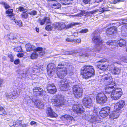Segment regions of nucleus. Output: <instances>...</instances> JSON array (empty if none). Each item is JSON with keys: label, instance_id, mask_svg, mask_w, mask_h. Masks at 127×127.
Here are the masks:
<instances>
[{"label": "nucleus", "instance_id": "nucleus-1", "mask_svg": "<svg viewBox=\"0 0 127 127\" xmlns=\"http://www.w3.org/2000/svg\"><path fill=\"white\" fill-rule=\"evenodd\" d=\"M92 41L96 45L94 46L91 49L90 52L84 53L80 55V56L83 57H89L90 54H91L92 51L96 52L99 51L101 49L103 43L102 41L100 36L99 35H95L92 38Z\"/></svg>", "mask_w": 127, "mask_h": 127}, {"label": "nucleus", "instance_id": "nucleus-2", "mask_svg": "<svg viewBox=\"0 0 127 127\" xmlns=\"http://www.w3.org/2000/svg\"><path fill=\"white\" fill-rule=\"evenodd\" d=\"M81 73L84 78L87 79L95 75V71L92 66L86 65L82 69Z\"/></svg>", "mask_w": 127, "mask_h": 127}, {"label": "nucleus", "instance_id": "nucleus-3", "mask_svg": "<svg viewBox=\"0 0 127 127\" xmlns=\"http://www.w3.org/2000/svg\"><path fill=\"white\" fill-rule=\"evenodd\" d=\"M56 70L57 71V73L58 76L60 78H64L67 74V68L62 64H59Z\"/></svg>", "mask_w": 127, "mask_h": 127}, {"label": "nucleus", "instance_id": "nucleus-4", "mask_svg": "<svg viewBox=\"0 0 127 127\" xmlns=\"http://www.w3.org/2000/svg\"><path fill=\"white\" fill-rule=\"evenodd\" d=\"M73 93L75 97L78 98L81 97L83 94V89L78 85L73 86L72 87Z\"/></svg>", "mask_w": 127, "mask_h": 127}, {"label": "nucleus", "instance_id": "nucleus-5", "mask_svg": "<svg viewBox=\"0 0 127 127\" xmlns=\"http://www.w3.org/2000/svg\"><path fill=\"white\" fill-rule=\"evenodd\" d=\"M122 95V89L120 88H117L115 89L111 93V98L114 100H117L119 99Z\"/></svg>", "mask_w": 127, "mask_h": 127}, {"label": "nucleus", "instance_id": "nucleus-6", "mask_svg": "<svg viewBox=\"0 0 127 127\" xmlns=\"http://www.w3.org/2000/svg\"><path fill=\"white\" fill-rule=\"evenodd\" d=\"M59 83L61 90L63 91L67 90L72 85L71 83L69 82L68 80L65 79L59 81Z\"/></svg>", "mask_w": 127, "mask_h": 127}, {"label": "nucleus", "instance_id": "nucleus-7", "mask_svg": "<svg viewBox=\"0 0 127 127\" xmlns=\"http://www.w3.org/2000/svg\"><path fill=\"white\" fill-rule=\"evenodd\" d=\"M64 98L63 96L59 99L53 100L52 102L53 105L56 106H62L63 105H65V103L64 100Z\"/></svg>", "mask_w": 127, "mask_h": 127}, {"label": "nucleus", "instance_id": "nucleus-8", "mask_svg": "<svg viewBox=\"0 0 127 127\" xmlns=\"http://www.w3.org/2000/svg\"><path fill=\"white\" fill-rule=\"evenodd\" d=\"M13 10L12 9H9L6 11V13L8 14L7 16H9L10 19V20H13L16 24L20 26H22V22L21 21L17 20L14 18V15L13 14L12 12Z\"/></svg>", "mask_w": 127, "mask_h": 127}, {"label": "nucleus", "instance_id": "nucleus-9", "mask_svg": "<svg viewBox=\"0 0 127 127\" xmlns=\"http://www.w3.org/2000/svg\"><path fill=\"white\" fill-rule=\"evenodd\" d=\"M33 94L35 96H43L45 95V92L42 88L39 87H36L33 89Z\"/></svg>", "mask_w": 127, "mask_h": 127}, {"label": "nucleus", "instance_id": "nucleus-10", "mask_svg": "<svg viewBox=\"0 0 127 127\" xmlns=\"http://www.w3.org/2000/svg\"><path fill=\"white\" fill-rule=\"evenodd\" d=\"M21 73L22 76L23 77H27L30 79H33L34 78L33 77V75L32 74V69L28 70L26 69H24L22 71Z\"/></svg>", "mask_w": 127, "mask_h": 127}, {"label": "nucleus", "instance_id": "nucleus-11", "mask_svg": "<svg viewBox=\"0 0 127 127\" xmlns=\"http://www.w3.org/2000/svg\"><path fill=\"white\" fill-rule=\"evenodd\" d=\"M107 61H104L103 60L99 61L97 65V66L99 69L105 71L110 65L109 64H107Z\"/></svg>", "mask_w": 127, "mask_h": 127}, {"label": "nucleus", "instance_id": "nucleus-12", "mask_svg": "<svg viewBox=\"0 0 127 127\" xmlns=\"http://www.w3.org/2000/svg\"><path fill=\"white\" fill-rule=\"evenodd\" d=\"M106 95L104 93L98 94L96 97L97 102L99 103H104L107 101Z\"/></svg>", "mask_w": 127, "mask_h": 127}, {"label": "nucleus", "instance_id": "nucleus-13", "mask_svg": "<svg viewBox=\"0 0 127 127\" xmlns=\"http://www.w3.org/2000/svg\"><path fill=\"white\" fill-rule=\"evenodd\" d=\"M82 102L84 105L87 108H90L92 105V100L91 98L87 96L83 98Z\"/></svg>", "mask_w": 127, "mask_h": 127}, {"label": "nucleus", "instance_id": "nucleus-14", "mask_svg": "<svg viewBox=\"0 0 127 127\" xmlns=\"http://www.w3.org/2000/svg\"><path fill=\"white\" fill-rule=\"evenodd\" d=\"M73 111L77 113H82L84 111L83 106L78 104H75L73 105L72 107Z\"/></svg>", "mask_w": 127, "mask_h": 127}, {"label": "nucleus", "instance_id": "nucleus-15", "mask_svg": "<svg viewBox=\"0 0 127 127\" xmlns=\"http://www.w3.org/2000/svg\"><path fill=\"white\" fill-rule=\"evenodd\" d=\"M110 108L108 107H106L101 109L99 113L100 116L102 117L105 118L108 115L110 112Z\"/></svg>", "mask_w": 127, "mask_h": 127}, {"label": "nucleus", "instance_id": "nucleus-16", "mask_svg": "<svg viewBox=\"0 0 127 127\" xmlns=\"http://www.w3.org/2000/svg\"><path fill=\"white\" fill-rule=\"evenodd\" d=\"M55 65L53 64H50L48 65L47 68V72L50 76H51V75L54 74L55 73Z\"/></svg>", "mask_w": 127, "mask_h": 127}, {"label": "nucleus", "instance_id": "nucleus-17", "mask_svg": "<svg viewBox=\"0 0 127 127\" xmlns=\"http://www.w3.org/2000/svg\"><path fill=\"white\" fill-rule=\"evenodd\" d=\"M48 92L50 94H53L57 91V90L53 84H48L47 88Z\"/></svg>", "mask_w": 127, "mask_h": 127}, {"label": "nucleus", "instance_id": "nucleus-18", "mask_svg": "<svg viewBox=\"0 0 127 127\" xmlns=\"http://www.w3.org/2000/svg\"><path fill=\"white\" fill-rule=\"evenodd\" d=\"M125 104V102L124 101L121 100L116 104L114 107V109L118 111L123 108Z\"/></svg>", "mask_w": 127, "mask_h": 127}, {"label": "nucleus", "instance_id": "nucleus-19", "mask_svg": "<svg viewBox=\"0 0 127 127\" xmlns=\"http://www.w3.org/2000/svg\"><path fill=\"white\" fill-rule=\"evenodd\" d=\"M101 81L103 82L106 85L112 86L116 85L115 82L112 81V77L104 79L103 80H101Z\"/></svg>", "mask_w": 127, "mask_h": 127}, {"label": "nucleus", "instance_id": "nucleus-20", "mask_svg": "<svg viewBox=\"0 0 127 127\" xmlns=\"http://www.w3.org/2000/svg\"><path fill=\"white\" fill-rule=\"evenodd\" d=\"M116 85L107 86L105 88V93L108 94L111 93L113 91H114V89H116Z\"/></svg>", "mask_w": 127, "mask_h": 127}, {"label": "nucleus", "instance_id": "nucleus-21", "mask_svg": "<svg viewBox=\"0 0 127 127\" xmlns=\"http://www.w3.org/2000/svg\"><path fill=\"white\" fill-rule=\"evenodd\" d=\"M47 115L51 117H56L58 115L54 112L50 107H48L47 112Z\"/></svg>", "mask_w": 127, "mask_h": 127}, {"label": "nucleus", "instance_id": "nucleus-22", "mask_svg": "<svg viewBox=\"0 0 127 127\" xmlns=\"http://www.w3.org/2000/svg\"><path fill=\"white\" fill-rule=\"evenodd\" d=\"M18 9L20 11L23 12L21 14L22 17L25 19L27 18L28 16V14L26 12L28 11V10L27 9H25L24 7H19Z\"/></svg>", "mask_w": 127, "mask_h": 127}, {"label": "nucleus", "instance_id": "nucleus-23", "mask_svg": "<svg viewBox=\"0 0 127 127\" xmlns=\"http://www.w3.org/2000/svg\"><path fill=\"white\" fill-rule=\"evenodd\" d=\"M117 32V28L116 27H112L108 29L106 31V33L109 34H111Z\"/></svg>", "mask_w": 127, "mask_h": 127}, {"label": "nucleus", "instance_id": "nucleus-24", "mask_svg": "<svg viewBox=\"0 0 127 127\" xmlns=\"http://www.w3.org/2000/svg\"><path fill=\"white\" fill-rule=\"evenodd\" d=\"M65 24L62 22H59L56 23L55 27L58 30H61L65 28Z\"/></svg>", "mask_w": 127, "mask_h": 127}, {"label": "nucleus", "instance_id": "nucleus-25", "mask_svg": "<svg viewBox=\"0 0 127 127\" xmlns=\"http://www.w3.org/2000/svg\"><path fill=\"white\" fill-rule=\"evenodd\" d=\"M111 70L112 73L115 75L119 74L121 72V69L118 67H114Z\"/></svg>", "mask_w": 127, "mask_h": 127}, {"label": "nucleus", "instance_id": "nucleus-26", "mask_svg": "<svg viewBox=\"0 0 127 127\" xmlns=\"http://www.w3.org/2000/svg\"><path fill=\"white\" fill-rule=\"evenodd\" d=\"M8 37L9 40L11 42L12 40L16 39L18 38V36L16 34L11 33L7 35Z\"/></svg>", "mask_w": 127, "mask_h": 127}, {"label": "nucleus", "instance_id": "nucleus-27", "mask_svg": "<svg viewBox=\"0 0 127 127\" xmlns=\"http://www.w3.org/2000/svg\"><path fill=\"white\" fill-rule=\"evenodd\" d=\"M41 69L39 68L37 66H34L32 70V74L33 76L35 75V74L38 73H39L42 71Z\"/></svg>", "mask_w": 127, "mask_h": 127}, {"label": "nucleus", "instance_id": "nucleus-28", "mask_svg": "<svg viewBox=\"0 0 127 127\" xmlns=\"http://www.w3.org/2000/svg\"><path fill=\"white\" fill-rule=\"evenodd\" d=\"M61 118L64 119V120L69 121L74 120L73 117L67 115L62 116L61 117Z\"/></svg>", "mask_w": 127, "mask_h": 127}, {"label": "nucleus", "instance_id": "nucleus-29", "mask_svg": "<svg viewBox=\"0 0 127 127\" xmlns=\"http://www.w3.org/2000/svg\"><path fill=\"white\" fill-rule=\"evenodd\" d=\"M122 28L121 33L122 36L125 37H127V28L126 27L123 26Z\"/></svg>", "mask_w": 127, "mask_h": 127}, {"label": "nucleus", "instance_id": "nucleus-30", "mask_svg": "<svg viewBox=\"0 0 127 127\" xmlns=\"http://www.w3.org/2000/svg\"><path fill=\"white\" fill-rule=\"evenodd\" d=\"M119 115V112H115L114 113H111L110 115V117L111 119H113L118 118Z\"/></svg>", "mask_w": 127, "mask_h": 127}, {"label": "nucleus", "instance_id": "nucleus-31", "mask_svg": "<svg viewBox=\"0 0 127 127\" xmlns=\"http://www.w3.org/2000/svg\"><path fill=\"white\" fill-rule=\"evenodd\" d=\"M117 46L118 45L120 47H124L126 46V41L123 39H120L118 41H117Z\"/></svg>", "mask_w": 127, "mask_h": 127}, {"label": "nucleus", "instance_id": "nucleus-32", "mask_svg": "<svg viewBox=\"0 0 127 127\" xmlns=\"http://www.w3.org/2000/svg\"><path fill=\"white\" fill-rule=\"evenodd\" d=\"M107 44L109 45H114L117 46V41L115 40H110L106 43Z\"/></svg>", "mask_w": 127, "mask_h": 127}, {"label": "nucleus", "instance_id": "nucleus-33", "mask_svg": "<svg viewBox=\"0 0 127 127\" xmlns=\"http://www.w3.org/2000/svg\"><path fill=\"white\" fill-rule=\"evenodd\" d=\"M38 51H37L36 48L34 50V52L33 53L31 56V58L32 59H35L38 56Z\"/></svg>", "mask_w": 127, "mask_h": 127}, {"label": "nucleus", "instance_id": "nucleus-34", "mask_svg": "<svg viewBox=\"0 0 127 127\" xmlns=\"http://www.w3.org/2000/svg\"><path fill=\"white\" fill-rule=\"evenodd\" d=\"M26 48L27 51H30L34 50V46L31 45L30 44L28 43L26 45Z\"/></svg>", "mask_w": 127, "mask_h": 127}, {"label": "nucleus", "instance_id": "nucleus-35", "mask_svg": "<svg viewBox=\"0 0 127 127\" xmlns=\"http://www.w3.org/2000/svg\"><path fill=\"white\" fill-rule=\"evenodd\" d=\"M112 77L111 74L109 73L105 72V74L102 76L101 80H103L104 79Z\"/></svg>", "mask_w": 127, "mask_h": 127}, {"label": "nucleus", "instance_id": "nucleus-36", "mask_svg": "<svg viewBox=\"0 0 127 127\" xmlns=\"http://www.w3.org/2000/svg\"><path fill=\"white\" fill-rule=\"evenodd\" d=\"M61 7V5L60 3H59L55 1V3L53 4L52 5V8L55 9H58Z\"/></svg>", "mask_w": 127, "mask_h": 127}, {"label": "nucleus", "instance_id": "nucleus-37", "mask_svg": "<svg viewBox=\"0 0 127 127\" xmlns=\"http://www.w3.org/2000/svg\"><path fill=\"white\" fill-rule=\"evenodd\" d=\"M24 100L28 103H31L33 101L31 98H30V96L28 95L25 96Z\"/></svg>", "mask_w": 127, "mask_h": 127}, {"label": "nucleus", "instance_id": "nucleus-38", "mask_svg": "<svg viewBox=\"0 0 127 127\" xmlns=\"http://www.w3.org/2000/svg\"><path fill=\"white\" fill-rule=\"evenodd\" d=\"M36 49L37 51H38V55H39L41 57L43 55L44 53L42 52L43 49L42 48L38 47L36 48Z\"/></svg>", "mask_w": 127, "mask_h": 127}, {"label": "nucleus", "instance_id": "nucleus-39", "mask_svg": "<svg viewBox=\"0 0 127 127\" xmlns=\"http://www.w3.org/2000/svg\"><path fill=\"white\" fill-rule=\"evenodd\" d=\"M61 3L63 5H68L72 3L71 0H61Z\"/></svg>", "mask_w": 127, "mask_h": 127}, {"label": "nucleus", "instance_id": "nucleus-40", "mask_svg": "<svg viewBox=\"0 0 127 127\" xmlns=\"http://www.w3.org/2000/svg\"><path fill=\"white\" fill-rule=\"evenodd\" d=\"M12 94L13 95V97H12V99H15L20 94V92H17L15 90H14L13 92H12Z\"/></svg>", "mask_w": 127, "mask_h": 127}, {"label": "nucleus", "instance_id": "nucleus-41", "mask_svg": "<svg viewBox=\"0 0 127 127\" xmlns=\"http://www.w3.org/2000/svg\"><path fill=\"white\" fill-rule=\"evenodd\" d=\"M86 12L84 10L82 11L81 12L78 14H76L75 15H71V16H75L76 17H81L83 15L85 14L86 13Z\"/></svg>", "mask_w": 127, "mask_h": 127}, {"label": "nucleus", "instance_id": "nucleus-42", "mask_svg": "<svg viewBox=\"0 0 127 127\" xmlns=\"http://www.w3.org/2000/svg\"><path fill=\"white\" fill-rule=\"evenodd\" d=\"M116 58L118 59V60L120 59L124 62H127V57H126L124 56L121 58L120 55L118 54L117 55V57Z\"/></svg>", "mask_w": 127, "mask_h": 127}, {"label": "nucleus", "instance_id": "nucleus-43", "mask_svg": "<svg viewBox=\"0 0 127 127\" xmlns=\"http://www.w3.org/2000/svg\"><path fill=\"white\" fill-rule=\"evenodd\" d=\"M98 11L97 10H94L92 11L87 12L86 14L85 15V16L87 17H88V16H90L91 14L97 12Z\"/></svg>", "mask_w": 127, "mask_h": 127}, {"label": "nucleus", "instance_id": "nucleus-44", "mask_svg": "<svg viewBox=\"0 0 127 127\" xmlns=\"http://www.w3.org/2000/svg\"><path fill=\"white\" fill-rule=\"evenodd\" d=\"M6 114V112L3 107L0 106V115L5 116Z\"/></svg>", "mask_w": 127, "mask_h": 127}, {"label": "nucleus", "instance_id": "nucleus-45", "mask_svg": "<svg viewBox=\"0 0 127 127\" xmlns=\"http://www.w3.org/2000/svg\"><path fill=\"white\" fill-rule=\"evenodd\" d=\"M0 3L3 5L5 9H7L10 7V6L4 2H0Z\"/></svg>", "mask_w": 127, "mask_h": 127}, {"label": "nucleus", "instance_id": "nucleus-46", "mask_svg": "<svg viewBox=\"0 0 127 127\" xmlns=\"http://www.w3.org/2000/svg\"><path fill=\"white\" fill-rule=\"evenodd\" d=\"M38 22L41 25H43L45 22V17H44V18L42 19H39L38 20Z\"/></svg>", "mask_w": 127, "mask_h": 127}, {"label": "nucleus", "instance_id": "nucleus-47", "mask_svg": "<svg viewBox=\"0 0 127 127\" xmlns=\"http://www.w3.org/2000/svg\"><path fill=\"white\" fill-rule=\"evenodd\" d=\"M14 51L17 52H22V50L21 46L16 47L14 49Z\"/></svg>", "mask_w": 127, "mask_h": 127}, {"label": "nucleus", "instance_id": "nucleus-48", "mask_svg": "<svg viewBox=\"0 0 127 127\" xmlns=\"http://www.w3.org/2000/svg\"><path fill=\"white\" fill-rule=\"evenodd\" d=\"M28 14L31 15H35L37 14V12L35 10H33L28 12Z\"/></svg>", "mask_w": 127, "mask_h": 127}, {"label": "nucleus", "instance_id": "nucleus-49", "mask_svg": "<svg viewBox=\"0 0 127 127\" xmlns=\"http://www.w3.org/2000/svg\"><path fill=\"white\" fill-rule=\"evenodd\" d=\"M12 92V93H7L6 94V96L7 97L9 98H11L12 99V97H13Z\"/></svg>", "mask_w": 127, "mask_h": 127}, {"label": "nucleus", "instance_id": "nucleus-50", "mask_svg": "<svg viewBox=\"0 0 127 127\" xmlns=\"http://www.w3.org/2000/svg\"><path fill=\"white\" fill-rule=\"evenodd\" d=\"M45 29L48 31H50L52 29V27L51 25H48L45 28Z\"/></svg>", "mask_w": 127, "mask_h": 127}, {"label": "nucleus", "instance_id": "nucleus-51", "mask_svg": "<svg viewBox=\"0 0 127 127\" xmlns=\"http://www.w3.org/2000/svg\"><path fill=\"white\" fill-rule=\"evenodd\" d=\"M45 17V22H46L47 24L50 23H51L49 18L48 17Z\"/></svg>", "mask_w": 127, "mask_h": 127}, {"label": "nucleus", "instance_id": "nucleus-52", "mask_svg": "<svg viewBox=\"0 0 127 127\" xmlns=\"http://www.w3.org/2000/svg\"><path fill=\"white\" fill-rule=\"evenodd\" d=\"M73 26V24L72 23H71L67 25L66 26H65V28L66 29H67L69 28H71Z\"/></svg>", "mask_w": 127, "mask_h": 127}, {"label": "nucleus", "instance_id": "nucleus-53", "mask_svg": "<svg viewBox=\"0 0 127 127\" xmlns=\"http://www.w3.org/2000/svg\"><path fill=\"white\" fill-rule=\"evenodd\" d=\"M8 57L10 59V61L11 62L13 61V56L11 54H9L8 55Z\"/></svg>", "mask_w": 127, "mask_h": 127}, {"label": "nucleus", "instance_id": "nucleus-54", "mask_svg": "<svg viewBox=\"0 0 127 127\" xmlns=\"http://www.w3.org/2000/svg\"><path fill=\"white\" fill-rule=\"evenodd\" d=\"M88 31V29H83L80 31V32L81 33H86Z\"/></svg>", "mask_w": 127, "mask_h": 127}, {"label": "nucleus", "instance_id": "nucleus-55", "mask_svg": "<svg viewBox=\"0 0 127 127\" xmlns=\"http://www.w3.org/2000/svg\"><path fill=\"white\" fill-rule=\"evenodd\" d=\"M120 23L123 25L127 24V20H124L121 21Z\"/></svg>", "mask_w": 127, "mask_h": 127}, {"label": "nucleus", "instance_id": "nucleus-56", "mask_svg": "<svg viewBox=\"0 0 127 127\" xmlns=\"http://www.w3.org/2000/svg\"><path fill=\"white\" fill-rule=\"evenodd\" d=\"M98 10V11H97V12H98L99 11L100 13H101L105 11L104 8H102L101 9H99V10Z\"/></svg>", "mask_w": 127, "mask_h": 127}, {"label": "nucleus", "instance_id": "nucleus-57", "mask_svg": "<svg viewBox=\"0 0 127 127\" xmlns=\"http://www.w3.org/2000/svg\"><path fill=\"white\" fill-rule=\"evenodd\" d=\"M24 56V54L23 53H19L17 54V56L18 57H23Z\"/></svg>", "mask_w": 127, "mask_h": 127}, {"label": "nucleus", "instance_id": "nucleus-58", "mask_svg": "<svg viewBox=\"0 0 127 127\" xmlns=\"http://www.w3.org/2000/svg\"><path fill=\"white\" fill-rule=\"evenodd\" d=\"M19 62V59H17L15 60L14 62V63L16 64H18Z\"/></svg>", "mask_w": 127, "mask_h": 127}, {"label": "nucleus", "instance_id": "nucleus-59", "mask_svg": "<svg viewBox=\"0 0 127 127\" xmlns=\"http://www.w3.org/2000/svg\"><path fill=\"white\" fill-rule=\"evenodd\" d=\"M91 0H83V2L86 4L89 3Z\"/></svg>", "mask_w": 127, "mask_h": 127}, {"label": "nucleus", "instance_id": "nucleus-60", "mask_svg": "<svg viewBox=\"0 0 127 127\" xmlns=\"http://www.w3.org/2000/svg\"><path fill=\"white\" fill-rule=\"evenodd\" d=\"M74 53L73 52H66V54L69 55H72Z\"/></svg>", "mask_w": 127, "mask_h": 127}, {"label": "nucleus", "instance_id": "nucleus-61", "mask_svg": "<svg viewBox=\"0 0 127 127\" xmlns=\"http://www.w3.org/2000/svg\"><path fill=\"white\" fill-rule=\"evenodd\" d=\"M94 110H92L91 111H90L89 112V115L91 116H93L94 115V114H92V113L93 112H94Z\"/></svg>", "mask_w": 127, "mask_h": 127}, {"label": "nucleus", "instance_id": "nucleus-62", "mask_svg": "<svg viewBox=\"0 0 127 127\" xmlns=\"http://www.w3.org/2000/svg\"><path fill=\"white\" fill-rule=\"evenodd\" d=\"M36 124V123L33 121H32L30 123V124L31 125H35Z\"/></svg>", "mask_w": 127, "mask_h": 127}, {"label": "nucleus", "instance_id": "nucleus-63", "mask_svg": "<svg viewBox=\"0 0 127 127\" xmlns=\"http://www.w3.org/2000/svg\"><path fill=\"white\" fill-rule=\"evenodd\" d=\"M81 39H79L76 40V42L78 43H79L81 42Z\"/></svg>", "mask_w": 127, "mask_h": 127}, {"label": "nucleus", "instance_id": "nucleus-64", "mask_svg": "<svg viewBox=\"0 0 127 127\" xmlns=\"http://www.w3.org/2000/svg\"><path fill=\"white\" fill-rule=\"evenodd\" d=\"M3 81V80L2 79H0V87H1V85Z\"/></svg>", "mask_w": 127, "mask_h": 127}]
</instances>
